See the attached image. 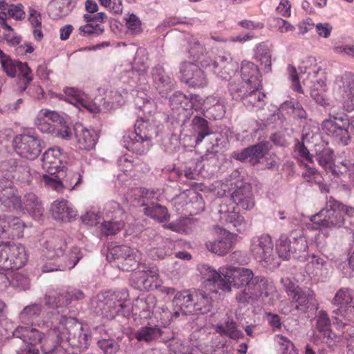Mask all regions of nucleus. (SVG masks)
<instances>
[{
	"instance_id": "1",
	"label": "nucleus",
	"mask_w": 354,
	"mask_h": 354,
	"mask_svg": "<svg viewBox=\"0 0 354 354\" xmlns=\"http://www.w3.org/2000/svg\"><path fill=\"white\" fill-rule=\"evenodd\" d=\"M136 108L142 111L135 123L134 131L127 132L122 139L123 146L128 151L137 154L147 153L152 146L151 140L158 134V124L151 115L155 113L156 105L142 91H137L134 98Z\"/></svg>"
},
{
	"instance_id": "2",
	"label": "nucleus",
	"mask_w": 354,
	"mask_h": 354,
	"mask_svg": "<svg viewBox=\"0 0 354 354\" xmlns=\"http://www.w3.org/2000/svg\"><path fill=\"white\" fill-rule=\"evenodd\" d=\"M288 69L292 82L291 87L295 91L304 93L299 82L301 80L304 86L309 89L311 97L317 104L322 106L328 104L326 97V75L317 65L314 57H307L301 61L298 68L299 75L295 67L289 66Z\"/></svg>"
},
{
	"instance_id": "3",
	"label": "nucleus",
	"mask_w": 354,
	"mask_h": 354,
	"mask_svg": "<svg viewBox=\"0 0 354 354\" xmlns=\"http://www.w3.org/2000/svg\"><path fill=\"white\" fill-rule=\"evenodd\" d=\"M109 261H118V267L125 271H136L132 274V281L136 283L135 287L139 290H147L151 286L149 277L156 278L157 270L147 269L145 265L138 263L137 256L133 250L127 245H117L109 250L106 254Z\"/></svg>"
},
{
	"instance_id": "4",
	"label": "nucleus",
	"mask_w": 354,
	"mask_h": 354,
	"mask_svg": "<svg viewBox=\"0 0 354 354\" xmlns=\"http://www.w3.org/2000/svg\"><path fill=\"white\" fill-rule=\"evenodd\" d=\"M311 229L340 228L354 223V207L346 205L330 196L325 207L310 217Z\"/></svg>"
},
{
	"instance_id": "5",
	"label": "nucleus",
	"mask_w": 354,
	"mask_h": 354,
	"mask_svg": "<svg viewBox=\"0 0 354 354\" xmlns=\"http://www.w3.org/2000/svg\"><path fill=\"white\" fill-rule=\"evenodd\" d=\"M27 261L25 248L10 242L0 244V268L1 270H18ZM6 275L0 273V283L8 281Z\"/></svg>"
},
{
	"instance_id": "6",
	"label": "nucleus",
	"mask_w": 354,
	"mask_h": 354,
	"mask_svg": "<svg viewBox=\"0 0 354 354\" xmlns=\"http://www.w3.org/2000/svg\"><path fill=\"white\" fill-rule=\"evenodd\" d=\"M148 55L145 48H139L136 53L132 66L123 71L121 76L124 83L131 88H137L147 83L146 71L148 68Z\"/></svg>"
},
{
	"instance_id": "7",
	"label": "nucleus",
	"mask_w": 354,
	"mask_h": 354,
	"mask_svg": "<svg viewBox=\"0 0 354 354\" xmlns=\"http://www.w3.org/2000/svg\"><path fill=\"white\" fill-rule=\"evenodd\" d=\"M333 93L336 100L347 112L354 111V75L345 73L337 76L334 80Z\"/></svg>"
},
{
	"instance_id": "8",
	"label": "nucleus",
	"mask_w": 354,
	"mask_h": 354,
	"mask_svg": "<svg viewBox=\"0 0 354 354\" xmlns=\"http://www.w3.org/2000/svg\"><path fill=\"white\" fill-rule=\"evenodd\" d=\"M120 292L106 291L97 295L91 301L93 312L107 319L114 317L124 306Z\"/></svg>"
},
{
	"instance_id": "9",
	"label": "nucleus",
	"mask_w": 354,
	"mask_h": 354,
	"mask_svg": "<svg viewBox=\"0 0 354 354\" xmlns=\"http://www.w3.org/2000/svg\"><path fill=\"white\" fill-rule=\"evenodd\" d=\"M333 305L337 307L333 313L337 324L346 326V322L354 320V293L348 288H340L332 300Z\"/></svg>"
},
{
	"instance_id": "10",
	"label": "nucleus",
	"mask_w": 354,
	"mask_h": 354,
	"mask_svg": "<svg viewBox=\"0 0 354 354\" xmlns=\"http://www.w3.org/2000/svg\"><path fill=\"white\" fill-rule=\"evenodd\" d=\"M261 86L239 87L234 82H230L229 91L232 98L241 100L249 109H260L265 105L266 95Z\"/></svg>"
},
{
	"instance_id": "11",
	"label": "nucleus",
	"mask_w": 354,
	"mask_h": 354,
	"mask_svg": "<svg viewBox=\"0 0 354 354\" xmlns=\"http://www.w3.org/2000/svg\"><path fill=\"white\" fill-rule=\"evenodd\" d=\"M250 251L259 261L266 263L265 266H279L280 263L273 254V243L269 234H263L252 238Z\"/></svg>"
},
{
	"instance_id": "12",
	"label": "nucleus",
	"mask_w": 354,
	"mask_h": 354,
	"mask_svg": "<svg viewBox=\"0 0 354 354\" xmlns=\"http://www.w3.org/2000/svg\"><path fill=\"white\" fill-rule=\"evenodd\" d=\"M44 142L32 129H27L17 135L12 141L13 153L16 155H39Z\"/></svg>"
},
{
	"instance_id": "13",
	"label": "nucleus",
	"mask_w": 354,
	"mask_h": 354,
	"mask_svg": "<svg viewBox=\"0 0 354 354\" xmlns=\"http://www.w3.org/2000/svg\"><path fill=\"white\" fill-rule=\"evenodd\" d=\"M354 129V115L351 120L344 118L333 117L322 123L323 131L335 140L347 145L349 140L348 127Z\"/></svg>"
},
{
	"instance_id": "14",
	"label": "nucleus",
	"mask_w": 354,
	"mask_h": 354,
	"mask_svg": "<svg viewBox=\"0 0 354 354\" xmlns=\"http://www.w3.org/2000/svg\"><path fill=\"white\" fill-rule=\"evenodd\" d=\"M61 99L73 104L78 109H86L93 113L101 112V109L84 92L73 87L66 88L61 95Z\"/></svg>"
},
{
	"instance_id": "15",
	"label": "nucleus",
	"mask_w": 354,
	"mask_h": 354,
	"mask_svg": "<svg viewBox=\"0 0 354 354\" xmlns=\"http://www.w3.org/2000/svg\"><path fill=\"white\" fill-rule=\"evenodd\" d=\"M267 281L261 277H254L248 286L236 295V300L241 304H252L263 295L267 297Z\"/></svg>"
},
{
	"instance_id": "16",
	"label": "nucleus",
	"mask_w": 354,
	"mask_h": 354,
	"mask_svg": "<svg viewBox=\"0 0 354 354\" xmlns=\"http://www.w3.org/2000/svg\"><path fill=\"white\" fill-rule=\"evenodd\" d=\"M201 64L205 69L214 73L218 77L223 80H231V73L236 69L237 65L232 62L230 55L218 56L216 59L212 60L210 58L204 59L201 62Z\"/></svg>"
},
{
	"instance_id": "17",
	"label": "nucleus",
	"mask_w": 354,
	"mask_h": 354,
	"mask_svg": "<svg viewBox=\"0 0 354 354\" xmlns=\"http://www.w3.org/2000/svg\"><path fill=\"white\" fill-rule=\"evenodd\" d=\"M0 64L8 76L11 77L16 75L20 76L26 81V84H29L32 80L31 71L26 63L12 59L1 50Z\"/></svg>"
},
{
	"instance_id": "18",
	"label": "nucleus",
	"mask_w": 354,
	"mask_h": 354,
	"mask_svg": "<svg viewBox=\"0 0 354 354\" xmlns=\"http://www.w3.org/2000/svg\"><path fill=\"white\" fill-rule=\"evenodd\" d=\"M315 319V335L329 347L335 345L337 335L331 329V322L328 314L325 311L321 310Z\"/></svg>"
},
{
	"instance_id": "19",
	"label": "nucleus",
	"mask_w": 354,
	"mask_h": 354,
	"mask_svg": "<svg viewBox=\"0 0 354 354\" xmlns=\"http://www.w3.org/2000/svg\"><path fill=\"white\" fill-rule=\"evenodd\" d=\"M180 73L182 80L192 87H203L207 80L203 71L194 62H185L180 65Z\"/></svg>"
},
{
	"instance_id": "20",
	"label": "nucleus",
	"mask_w": 354,
	"mask_h": 354,
	"mask_svg": "<svg viewBox=\"0 0 354 354\" xmlns=\"http://www.w3.org/2000/svg\"><path fill=\"white\" fill-rule=\"evenodd\" d=\"M76 147L83 151H90L93 149L97 142L99 136L92 128H87L82 124L74 126Z\"/></svg>"
},
{
	"instance_id": "21",
	"label": "nucleus",
	"mask_w": 354,
	"mask_h": 354,
	"mask_svg": "<svg viewBox=\"0 0 354 354\" xmlns=\"http://www.w3.org/2000/svg\"><path fill=\"white\" fill-rule=\"evenodd\" d=\"M26 227L24 222L13 216H0V236L4 239L21 238Z\"/></svg>"
},
{
	"instance_id": "22",
	"label": "nucleus",
	"mask_w": 354,
	"mask_h": 354,
	"mask_svg": "<svg viewBox=\"0 0 354 354\" xmlns=\"http://www.w3.org/2000/svg\"><path fill=\"white\" fill-rule=\"evenodd\" d=\"M234 243L235 237L233 234L225 230H221L216 239L206 241L205 247L212 253L224 256L232 249Z\"/></svg>"
},
{
	"instance_id": "23",
	"label": "nucleus",
	"mask_w": 354,
	"mask_h": 354,
	"mask_svg": "<svg viewBox=\"0 0 354 354\" xmlns=\"http://www.w3.org/2000/svg\"><path fill=\"white\" fill-rule=\"evenodd\" d=\"M65 331H62L63 339L66 340L73 348L81 351L88 347V334L84 331L83 327L80 324H71L66 328Z\"/></svg>"
},
{
	"instance_id": "24",
	"label": "nucleus",
	"mask_w": 354,
	"mask_h": 354,
	"mask_svg": "<svg viewBox=\"0 0 354 354\" xmlns=\"http://www.w3.org/2000/svg\"><path fill=\"white\" fill-rule=\"evenodd\" d=\"M133 88L129 85L128 88L127 87L122 91L118 88L106 90L104 97L100 100L101 104L98 105L101 111H109L122 106L127 99L128 91H133Z\"/></svg>"
},
{
	"instance_id": "25",
	"label": "nucleus",
	"mask_w": 354,
	"mask_h": 354,
	"mask_svg": "<svg viewBox=\"0 0 354 354\" xmlns=\"http://www.w3.org/2000/svg\"><path fill=\"white\" fill-rule=\"evenodd\" d=\"M64 114L48 109H41L37 113L34 124L42 133L49 134Z\"/></svg>"
},
{
	"instance_id": "26",
	"label": "nucleus",
	"mask_w": 354,
	"mask_h": 354,
	"mask_svg": "<svg viewBox=\"0 0 354 354\" xmlns=\"http://www.w3.org/2000/svg\"><path fill=\"white\" fill-rule=\"evenodd\" d=\"M151 79L154 88L162 97L167 96L174 88V79L160 65H157L152 68Z\"/></svg>"
},
{
	"instance_id": "27",
	"label": "nucleus",
	"mask_w": 354,
	"mask_h": 354,
	"mask_svg": "<svg viewBox=\"0 0 354 354\" xmlns=\"http://www.w3.org/2000/svg\"><path fill=\"white\" fill-rule=\"evenodd\" d=\"M270 107L271 113L266 120L267 124L273 123L277 120H279V113L283 112H286L287 114H292L295 117L301 119L306 118V111L303 109L301 105L296 101H286L281 104L279 109L275 106H270Z\"/></svg>"
},
{
	"instance_id": "28",
	"label": "nucleus",
	"mask_w": 354,
	"mask_h": 354,
	"mask_svg": "<svg viewBox=\"0 0 354 354\" xmlns=\"http://www.w3.org/2000/svg\"><path fill=\"white\" fill-rule=\"evenodd\" d=\"M227 283H229L230 292L232 287L236 288H245L254 278L253 272L248 268L230 267L227 269Z\"/></svg>"
},
{
	"instance_id": "29",
	"label": "nucleus",
	"mask_w": 354,
	"mask_h": 354,
	"mask_svg": "<svg viewBox=\"0 0 354 354\" xmlns=\"http://www.w3.org/2000/svg\"><path fill=\"white\" fill-rule=\"evenodd\" d=\"M319 127L316 124H307L304 127L301 142L297 141L295 152L298 155H310V147L315 141L319 139Z\"/></svg>"
},
{
	"instance_id": "30",
	"label": "nucleus",
	"mask_w": 354,
	"mask_h": 354,
	"mask_svg": "<svg viewBox=\"0 0 354 354\" xmlns=\"http://www.w3.org/2000/svg\"><path fill=\"white\" fill-rule=\"evenodd\" d=\"M240 73L241 81L239 83L235 80L230 82H234L239 87L261 86L259 71L254 64L247 61L243 62Z\"/></svg>"
},
{
	"instance_id": "31",
	"label": "nucleus",
	"mask_w": 354,
	"mask_h": 354,
	"mask_svg": "<svg viewBox=\"0 0 354 354\" xmlns=\"http://www.w3.org/2000/svg\"><path fill=\"white\" fill-rule=\"evenodd\" d=\"M314 291L308 287H300L290 297L291 303L296 304L295 309L306 312L310 306L315 304Z\"/></svg>"
},
{
	"instance_id": "32",
	"label": "nucleus",
	"mask_w": 354,
	"mask_h": 354,
	"mask_svg": "<svg viewBox=\"0 0 354 354\" xmlns=\"http://www.w3.org/2000/svg\"><path fill=\"white\" fill-rule=\"evenodd\" d=\"M234 203L244 209H251L254 206V201L250 185H241L230 194Z\"/></svg>"
},
{
	"instance_id": "33",
	"label": "nucleus",
	"mask_w": 354,
	"mask_h": 354,
	"mask_svg": "<svg viewBox=\"0 0 354 354\" xmlns=\"http://www.w3.org/2000/svg\"><path fill=\"white\" fill-rule=\"evenodd\" d=\"M15 337L19 338L29 346H35L41 343L44 338V334L32 327L18 326L12 333Z\"/></svg>"
},
{
	"instance_id": "34",
	"label": "nucleus",
	"mask_w": 354,
	"mask_h": 354,
	"mask_svg": "<svg viewBox=\"0 0 354 354\" xmlns=\"http://www.w3.org/2000/svg\"><path fill=\"white\" fill-rule=\"evenodd\" d=\"M225 100L220 96H209L206 97V109L205 116L214 120L222 118L225 113Z\"/></svg>"
},
{
	"instance_id": "35",
	"label": "nucleus",
	"mask_w": 354,
	"mask_h": 354,
	"mask_svg": "<svg viewBox=\"0 0 354 354\" xmlns=\"http://www.w3.org/2000/svg\"><path fill=\"white\" fill-rule=\"evenodd\" d=\"M190 292L185 290L178 292L176 294L173 299L174 305V316L175 317H179L180 315H192L194 312V308L190 305Z\"/></svg>"
},
{
	"instance_id": "36",
	"label": "nucleus",
	"mask_w": 354,
	"mask_h": 354,
	"mask_svg": "<svg viewBox=\"0 0 354 354\" xmlns=\"http://www.w3.org/2000/svg\"><path fill=\"white\" fill-rule=\"evenodd\" d=\"M51 212L55 219L64 222L71 221L76 216L75 211L68 205V201L63 198L52 203Z\"/></svg>"
},
{
	"instance_id": "37",
	"label": "nucleus",
	"mask_w": 354,
	"mask_h": 354,
	"mask_svg": "<svg viewBox=\"0 0 354 354\" xmlns=\"http://www.w3.org/2000/svg\"><path fill=\"white\" fill-rule=\"evenodd\" d=\"M63 339L62 332L56 328L52 330L41 342V351L44 354L57 353Z\"/></svg>"
},
{
	"instance_id": "38",
	"label": "nucleus",
	"mask_w": 354,
	"mask_h": 354,
	"mask_svg": "<svg viewBox=\"0 0 354 354\" xmlns=\"http://www.w3.org/2000/svg\"><path fill=\"white\" fill-rule=\"evenodd\" d=\"M190 305L194 308L192 315L205 314L211 310V299L203 292H190Z\"/></svg>"
},
{
	"instance_id": "39",
	"label": "nucleus",
	"mask_w": 354,
	"mask_h": 354,
	"mask_svg": "<svg viewBox=\"0 0 354 354\" xmlns=\"http://www.w3.org/2000/svg\"><path fill=\"white\" fill-rule=\"evenodd\" d=\"M157 299L153 295H148L146 297H138L133 304V309L136 313L145 318L150 317L156 306Z\"/></svg>"
},
{
	"instance_id": "40",
	"label": "nucleus",
	"mask_w": 354,
	"mask_h": 354,
	"mask_svg": "<svg viewBox=\"0 0 354 354\" xmlns=\"http://www.w3.org/2000/svg\"><path fill=\"white\" fill-rule=\"evenodd\" d=\"M0 204L8 209L21 210L23 203L16 188L0 193Z\"/></svg>"
},
{
	"instance_id": "41",
	"label": "nucleus",
	"mask_w": 354,
	"mask_h": 354,
	"mask_svg": "<svg viewBox=\"0 0 354 354\" xmlns=\"http://www.w3.org/2000/svg\"><path fill=\"white\" fill-rule=\"evenodd\" d=\"M71 0H53L48 6L50 17L54 20L68 15L71 11Z\"/></svg>"
},
{
	"instance_id": "42",
	"label": "nucleus",
	"mask_w": 354,
	"mask_h": 354,
	"mask_svg": "<svg viewBox=\"0 0 354 354\" xmlns=\"http://www.w3.org/2000/svg\"><path fill=\"white\" fill-rule=\"evenodd\" d=\"M218 213L221 220L232 224L236 227H241L245 223L243 216L235 211L234 207L230 208L226 203H222L220 205Z\"/></svg>"
},
{
	"instance_id": "43",
	"label": "nucleus",
	"mask_w": 354,
	"mask_h": 354,
	"mask_svg": "<svg viewBox=\"0 0 354 354\" xmlns=\"http://www.w3.org/2000/svg\"><path fill=\"white\" fill-rule=\"evenodd\" d=\"M24 203L26 210L35 218H39L44 213L41 201L34 193H28L24 196Z\"/></svg>"
},
{
	"instance_id": "44",
	"label": "nucleus",
	"mask_w": 354,
	"mask_h": 354,
	"mask_svg": "<svg viewBox=\"0 0 354 354\" xmlns=\"http://www.w3.org/2000/svg\"><path fill=\"white\" fill-rule=\"evenodd\" d=\"M254 56L267 72L271 69V54L270 46L266 42L257 44L254 48Z\"/></svg>"
},
{
	"instance_id": "45",
	"label": "nucleus",
	"mask_w": 354,
	"mask_h": 354,
	"mask_svg": "<svg viewBox=\"0 0 354 354\" xmlns=\"http://www.w3.org/2000/svg\"><path fill=\"white\" fill-rule=\"evenodd\" d=\"M192 125L196 135L195 140L196 144L201 143L207 136L212 133L208 122L201 117L195 116L192 121Z\"/></svg>"
},
{
	"instance_id": "46",
	"label": "nucleus",
	"mask_w": 354,
	"mask_h": 354,
	"mask_svg": "<svg viewBox=\"0 0 354 354\" xmlns=\"http://www.w3.org/2000/svg\"><path fill=\"white\" fill-rule=\"evenodd\" d=\"M66 243L62 239H53L46 243L44 256L48 259H54L64 254Z\"/></svg>"
},
{
	"instance_id": "47",
	"label": "nucleus",
	"mask_w": 354,
	"mask_h": 354,
	"mask_svg": "<svg viewBox=\"0 0 354 354\" xmlns=\"http://www.w3.org/2000/svg\"><path fill=\"white\" fill-rule=\"evenodd\" d=\"M162 331L157 326H143L135 333V337L139 342H150L161 336Z\"/></svg>"
},
{
	"instance_id": "48",
	"label": "nucleus",
	"mask_w": 354,
	"mask_h": 354,
	"mask_svg": "<svg viewBox=\"0 0 354 354\" xmlns=\"http://www.w3.org/2000/svg\"><path fill=\"white\" fill-rule=\"evenodd\" d=\"M292 247L294 248L293 258L299 261H305L308 259V241L305 236H300L292 239Z\"/></svg>"
},
{
	"instance_id": "49",
	"label": "nucleus",
	"mask_w": 354,
	"mask_h": 354,
	"mask_svg": "<svg viewBox=\"0 0 354 354\" xmlns=\"http://www.w3.org/2000/svg\"><path fill=\"white\" fill-rule=\"evenodd\" d=\"M49 135L65 140H69L71 139L73 132L68 123V118L66 115H62V119L58 122L57 125H55L53 128V131L50 132Z\"/></svg>"
},
{
	"instance_id": "50",
	"label": "nucleus",
	"mask_w": 354,
	"mask_h": 354,
	"mask_svg": "<svg viewBox=\"0 0 354 354\" xmlns=\"http://www.w3.org/2000/svg\"><path fill=\"white\" fill-rule=\"evenodd\" d=\"M169 104L172 110H176L180 115L183 113H186L185 105L188 102V96L180 91L174 92L169 97Z\"/></svg>"
},
{
	"instance_id": "51",
	"label": "nucleus",
	"mask_w": 354,
	"mask_h": 354,
	"mask_svg": "<svg viewBox=\"0 0 354 354\" xmlns=\"http://www.w3.org/2000/svg\"><path fill=\"white\" fill-rule=\"evenodd\" d=\"M145 214L159 222H165L169 218L167 209L160 205H152L144 209Z\"/></svg>"
},
{
	"instance_id": "52",
	"label": "nucleus",
	"mask_w": 354,
	"mask_h": 354,
	"mask_svg": "<svg viewBox=\"0 0 354 354\" xmlns=\"http://www.w3.org/2000/svg\"><path fill=\"white\" fill-rule=\"evenodd\" d=\"M206 98L204 100L198 95H189L188 96V102L185 105L186 113L185 117H187L189 112L194 109L197 111H201L205 113L206 109Z\"/></svg>"
},
{
	"instance_id": "53",
	"label": "nucleus",
	"mask_w": 354,
	"mask_h": 354,
	"mask_svg": "<svg viewBox=\"0 0 354 354\" xmlns=\"http://www.w3.org/2000/svg\"><path fill=\"white\" fill-rule=\"evenodd\" d=\"M227 271L222 272L221 274L216 270H210L207 274V281L216 283L218 288L222 290L230 292L229 283H227Z\"/></svg>"
},
{
	"instance_id": "54",
	"label": "nucleus",
	"mask_w": 354,
	"mask_h": 354,
	"mask_svg": "<svg viewBox=\"0 0 354 354\" xmlns=\"http://www.w3.org/2000/svg\"><path fill=\"white\" fill-rule=\"evenodd\" d=\"M41 310L42 306L40 304H31L24 308L19 315V317L22 322H28L38 317Z\"/></svg>"
},
{
	"instance_id": "55",
	"label": "nucleus",
	"mask_w": 354,
	"mask_h": 354,
	"mask_svg": "<svg viewBox=\"0 0 354 354\" xmlns=\"http://www.w3.org/2000/svg\"><path fill=\"white\" fill-rule=\"evenodd\" d=\"M274 340L279 346L280 354H298L295 344L285 336L277 335Z\"/></svg>"
},
{
	"instance_id": "56",
	"label": "nucleus",
	"mask_w": 354,
	"mask_h": 354,
	"mask_svg": "<svg viewBox=\"0 0 354 354\" xmlns=\"http://www.w3.org/2000/svg\"><path fill=\"white\" fill-rule=\"evenodd\" d=\"M124 19L129 32L132 35H137L141 32L142 23L136 15L127 13L124 15Z\"/></svg>"
},
{
	"instance_id": "57",
	"label": "nucleus",
	"mask_w": 354,
	"mask_h": 354,
	"mask_svg": "<svg viewBox=\"0 0 354 354\" xmlns=\"http://www.w3.org/2000/svg\"><path fill=\"white\" fill-rule=\"evenodd\" d=\"M290 240L286 236H281L276 243V250L279 258L283 260L290 259Z\"/></svg>"
},
{
	"instance_id": "58",
	"label": "nucleus",
	"mask_w": 354,
	"mask_h": 354,
	"mask_svg": "<svg viewBox=\"0 0 354 354\" xmlns=\"http://www.w3.org/2000/svg\"><path fill=\"white\" fill-rule=\"evenodd\" d=\"M43 168L50 174L53 176L60 170V160L56 156H42L41 159Z\"/></svg>"
},
{
	"instance_id": "59",
	"label": "nucleus",
	"mask_w": 354,
	"mask_h": 354,
	"mask_svg": "<svg viewBox=\"0 0 354 354\" xmlns=\"http://www.w3.org/2000/svg\"><path fill=\"white\" fill-rule=\"evenodd\" d=\"M71 302V298H65L62 297V293L59 296L46 295L45 304L50 308H56L68 305Z\"/></svg>"
},
{
	"instance_id": "60",
	"label": "nucleus",
	"mask_w": 354,
	"mask_h": 354,
	"mask_svg": "<svg viewBox=\"0 0 354 354\" xmlns=\"http://www.w3.org/2000/svg\"><path fill=\"white\" fill-rule=\"evenodd\" d=\"M97 345L104 354H115L120 349V345L113 339L102 338L97 341Z\"/></svg>"
},
{
	"instance_id": "61",
	"label": "nucleus",
	"mask_w": 354,
	"mask_h": 354,
	"mask_svg": "<svg viewBox=\"0 0 354 354\" xmlns=\"http://www.w3.org/2000/svg\"><path fill=\"white\" fill-rule=\"evenodd\" d=\"M124 223L122 221H104L102 223V232L106 236L118 234L123 227Z\"/></svg>"
},
{
	"instance_id": "62",
	"label": "nucleus",
	"mask_w": 354,
	"mask_h": 354,
	"mask_svg": "<svg viewBox=\"0 0 354 354\" xmlns=\"http://www.w3.org/2000/svg\"><path fill=\"white\" fill-rule=\"evenodd\" d=\"M81 35L84 37H96L104 32V27L100 24L93 25L91 23L82 26L79 28Z\"/></svg>"
},
{
	"instance_id": "63",
	"label": "nucleus",
	"mask_w": 354,
	"mask_h": 354,
	"mask_svg": "<svg viewBox=\"0 0 354 354\" xmlns=\"http://www.w3.org/2000/svg\"><path fill=\"white\" fill-rule=\"evenodd\" d=\"M270 148V144L268 141L261 142L257 145L246 148L241 155H264Z\"/></svg>"
},
{
	"instance_id": "64",
	"label": "nucleus",
	"mask_w": 354,
	"mask_h": 354,
	"mask_svg": "<svg viewBox=\"0 0 354 354\" xmlns=\"http://www.w3.org/2000/svg\"><path fill=\"white\" fill-rule=\"evenodd\" d=\"M45 186L49 189H52L57 192H61L65 187L60 178L57 176H51L49 175H44L42 177Z\"/></svg>"
}]
</instances>
